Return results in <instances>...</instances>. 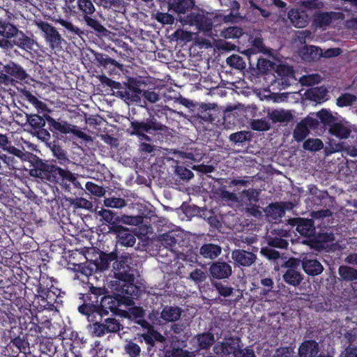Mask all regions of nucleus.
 <instances>
[{
    "label": "nucleus",
    "instance_id": "1",
    "mask_svg": "<svg viewBox=\"0 0 357 357\" xmlns=\"http://www.w3.org/2000/svg\"><path fill=\"white\" fill-rule=\"evenodd\" d=\"M32 166L30 175L50 185H68L69 182L73 181V173L70 170L44 162L38 158L32 162Z\"/></svg>",
    "mask_w": 357,
    "mask_h": 357
},
{
    "label": "nucleus",
    "instance_id": "2",
    "mask_svg": "<svg viewBox=\"0 0 357 357\" xmlns=\"http://www.w3.org/2000/svg\"><path fill=\"white\" fill-rule=\"evenodd\" d=\"M130 135L136 136L140 141L162 142L169 132L168 127L158 121L155 116L142 120L132 119L128 129Z\"/></svg>",
    "mask_w": 357,
    "mask_h": 357
},
{
    "label": "nucleus",
    "instance_id": "3",
    "mask_svg": "<svg viewBox=\"0 0 357 357\" xmlns=\"http://www.w3.org/2000/svg\"><path fill=\"white\" fill-rule=\"evenodd\" d=\"M114 268L115 278L119 280L115 289L121 294V296L129 300L127 302L128 306H130L133 303V299L138 297L139 291V287L134 283L133 268L128 264L127 259H121L115 261Z\"/></svg>",
    "mask_w": 357,
    "mask_h": 357
},
{
    "label": "nucleus",
    "instance_id": "4",
    "mask_svg": "<svg viewBox=\"0 0 357 357\" xmlns=\"http://www.w3.org/2000/svg\"><path fill=\"white\" fill-rule=\"evenodd\" d=\"M100 81L111 89H116V96L125 100L131 102H138L140 100L142 91L139 88L138 83L134 78H129L128 83L125 84L124 86L120 82L112 80L104 75L101 76Z\"/></svg>",
    "mask_w": 357,
    "mask_h": 357
},
{
    "label": "nucleus",
    "instance_id": "5",
    "mask_svg": "<svg viewBox=\"0 0 357 357\" xmlns=\"http://www.w3.org/2000/svg\"><path fill=\"white\" fill-rule=\"evenodd\" d=\"M61 290L54 287L50 282V284L43 281L39 282L37 287L36 297L38 301L40 308L42 310H53L58 307L62 301L59 300Z\"/></svg>",
    "mask_w": 357,
    "mask_h": 357
},
{
    "label": "nucleus",
    "instance_id": "6",
    "mask_svg": "<svg viewBox=\"0 0 357 357\" xmlns=\"http://www.w3.org/2000/svg\"><path fill=\"white\" fill-rule=\"evenodd\" d=\"M106 290L105 288L91 286L89 292L82 294L80 297L83 303L78 307L79 312L91 320H92L91 316L93 314H97L99 317V309H100V301H99V297L103 296Z\"/></svg>",
    "mask_w": 357,
    "mask_h": 357
},
{
    "label": "nucleus",
    "instance_id": "7",
    "mask_svg": "<svg viewBox=\"0 0 357 357\" xmlns=\"http://www.w3.org/2000/svg\"><path fill=\"white\" fill-rule=\"evenodd\" d=\"M34 24L40 31L41 36L51 50L56 52L62 50L65 40L55 26L42 20H34Z\"/></svg>",
    "mask_w": 357,
    "mask_h": 357
},
{
    "label": "nucleus",
    "instance_id": "8",
    "mask_svg": "<svg viewBox=\"0 0 357 357\" xmlns=\"http://www.w3.org/2000/svg\"><path fill=\"white\" fill-rule=\"evenodd\" d=\"M129 300L125 298L123 296H121V294L117 291L113 293L112 295L105 294L100 298V309L99 317H103L109 314V312H112L115 314H120L121 310L119 309L121 306H128V302Z\"/></svg>",
    "mask_w": 357,
    "mask_h": 357
},
{
    "label": "nucleus",
    "instance_id": "9",
    "mask_svg": "<svg viewBox=\"0 0 357 357\" xmlns=\"http://www.w3.org/2000/svg\"><path fill=\"white\" fill-rule=\"evenodd\" d=\"M24 114L25 122H22V124L29 127L30 132L34 133L41 140L48 141L50 139V134L48 130L45 128L47 121L45 115L47 114H43V116L36 114Z\"/></svg>",
    "mask_w": 357,
    "mask_h": 357
},
{
    "label": "nucleus",
    "instance_id": "10",
    "mask_svg": "<svg viewBox=\"0 0 357 357\" xmlns=\"http://www.w3.org/2000/svg\"><path fill=\"white\" fill-rule=\"evenodd\" d=\"M26 70L20 65L10 61L4 65L0 61V84L8 85L12 82L13 77L17 79L23 81L28 77Z\"/></svg>",
    "mask_w": 357,
    "mask_h": 357
},
{
    "label": "nucleus",
    "instance_id": "11",
    "mask_svg": "<svg viewBox=\"0 0 357 357\" xmlns=\"http://www.w3.org/2000/svg\"><path fill=\"white\" fill-rule=\"evenodd\" d=\"M288 223L295 227L296 231L303 236L309 238L314 235L315 227L312 219L293 218L288 220Z\"/></svg>",
    "mask_w": 357,
    "mask_h": 357
},
{
    "label": "nucleus",
    "instance_id": "12",
    "mask_svg": "<svg viewBox=\"0 0 357 357\" xmlns=\"http://www.w3.org/2000/svg\"><path fill=\"white\" fill-rule=\"evenodd\" d=\"M231 258L235 266L249 267L255 263L257 255L243 249H235L231 252Z\"/></svg>",
    "mask_w": 357,
    "mask_h": 357
},
{
    "label": "nucleus",
    "instance_id": "13",
    "mask_svg": "<svg viewBox=\"0 0 357 357\" xmlns=\"http://www.w3.org/2000/svg\"><path fill=\"white\" fill-rule=\"evenodd\" d=\"M13 45L28 52L36 51L35 46L38 47L37 42L31 37L26 36L22 31L19 30L17 34L13 38Z\"/></svg>",
    "mask_w": 357,
    "mask_h": 357
},
{
    "label": "nucleus",
    "instance_id": "14",
    "mask_svg": "<svg viewBox=\"0 0 357 357\" xmlns=\"http://www.w3.org/2000/svg\"><path fill=\"white\" fill-rule=\"evenodd\" d=\"M209 272L215 279L228 278L232 273L231 266L225 261H216L210 266Z\"/></svg>",
    "mask_w": 357,
    "mask_h": 357
},
{
    "label": "nucleus",
    "instance_id": "15",
    "mask_svg": "<svg viewBox=\"0 0 357 357\" xmlns=\"http://www.w3.org/2000/svg\"><path fill=\"white\" fill-rule=\"evenodd\" d=\"M114 233L116 234L117 243L126 247H132L136 242L135 236L123 226H114Z\"/></svg>",
    "mask_w": 357,
    "mask_h": 357
},
{
    "label": "nucleus",
    "instance_id": "16",
    "mask_svg": "<svg viewBox=\"0 0 357 357\" xmlns=\"http://www.w3.org/2000/svg\"><path fill=\"white\" fill-rule=\"evenodd\" d=\"M288 17L292 25L296 28L305 27L310 21L309 16L305 11L294 8L288 12Z\"/></svg>",
    "mask_w": 357,
    "mask_h": 357
},
{
    "label": "nucleus",
    "instance_id": "17",
    "mask_svg": "<svg viewBox=\"0 0 357 357\" xmlns=\"http://www.w3.org/2000/svg\"><path fill=\"white\" fill-rule=\"evenodd\" d=\"M302 266L305 273L310 276H317L324 271L323 265L317 259L304 258Z\"/></svg>",
    "mask_w": 357,
    "mask_h": 357
},
{
    "label": "nucleus",
    "instance_id": "18",
    "mask_svg": "<svg viewBox=\"0 0 357 357\" xmlns=\"http://www.w3.org/2000/svg\"><path fill=\"white\" fill-rule=\"evenodd\" d=\"M45 117L49 125V129L53 132H60L62 134H69L72 132V124L67 121H58L51 117L49 114H45Z\"/></svg>",
    "mask_w": 357,
    "mask_h": 357
},
{
    "label": "nucleus",
    "instance_id": "19",
    "mask_svg": "<svg viewBox=\"0 0 357 357\" xmlns=\"http://www.w3.org/2000/svg\"><path fill=\"white\" fill-rule=\"evenodd\" d=\"M241 340L238 336H226L223 341L225 356L234 357L241 346Z\"/></svg>",
    "mask_w": 357,
    "mask_h": 357
},
{
    "label": "nucleus",
    "instance_id": "20",
    "mask_svg": "<svg viewBox=\"0 0 357 357\" xmlns=\"http://www.w3.org/2000/svg\"><path fill=\"white\" fill-rule=\"evenodd\" d=\"M20 29L10 22V16L0 17V36L6 38H12L17 34Z\"/></svg>",
    "mask_w": 357,
    "mask_h": 357
},
{
    "label": "nucleus",
    "instance_id": "21",
    "mask_svg": "<svg viewBox=\"0 0 357 357\" xmlns=\"http://www.w3.org/2000/svg\"><path fill=\"white\" fill-rule=\"evenodd\" d=\"M102 318L103 317H98L97 314H93L91 316L92 320L87 319L91 323L89 325V328L91 330V334L94 337H100L107 334Z\"/></svg>",
    "mask_w": 357,
    "mask_h": 357
},
{
    "label": "nucleus",
    "instance_id": "22",
    "mask_svg": "<svg viewBox=\"0 0 357 357\" xmlns=\"http://www.w3.org/2000/svg\"><path fill=\"white\" fill-rule=\"evenodd\" d=\"M21 98L24 101L33 105L38 113L49 112L47 105L43 101L38 99L33 94L26 89H23L21 91Z\"/></svg>",
    "mask_w": 357,
    "mask_h": 357
},
{
    "label": "nucleus",
    "instance_id": "23",
    "mask_svg": "<svg viewBox=\"0 0 357 357\" xmlns=\"http://www.w3.org/2000/svg\"><path fill=\"white\" fill-rule=\"evenodd\" d=\"M319 352V344L313 340H305L298 348L300 357H316Z\"/></svg>",
    "mask_w": 357,
    "mask_h": 357
},
{
    "label": "nucleus",
    "instance_id": "24",
    "mask_svg": "<svg viewBox=\"0 0 357 357\" xmlns=\"http://www.w3.org/2000/svg\"><path fill=\"white\" fill-rule=\"evenodd\" d=\"M309 127H312V119H305L299 122L293 132L294 139L298 142H302L309 134Z\"/></svg>",
    "mask_w": 357,
    "mask_h": 357
},
{
    "label": "nucleus",
    "instance_id": "25",
    "mask_svg": "<svg viewBox=\"0 0 357 357\" xmlns=\"http://www.w3.org/2000/svg\"><path fill=\"white\" fill-rule=\"evenodd\" d=\"M55 22L63 27V32L67 37L73 38L75 36L82 37V36L84 33L82 30H81L77 26H75L70 21L68 20L59 17L56 19Z\"/></svg>",
    "mask_w": 357,
    "mask_h": 357
},
{
    "label": "nucleus",
    "instance_id": "26",
    "mask_svg": "<svg viewBox=\"0 0 357 357\" xmlns=\"http://www.w3.org/2000/svg\"><path fill=\"white\" fill-rule=\"evenodd\" d=\"M285 202H274L269 204L264 209L268 217L272 218L273 220L280 218L285 213Z\"/></svg>",
    "mask_w": 357,
    "mask_h": 357
},
{
    "label": "nucleus",
    "instance_id": "27",
    "mask_svg": "<svg viewBox=\"0 0 357 357\" xmlns=\"http://www.w3.org/2000/svg\"><path fill=\"white\" fill-rule=\"evenodd\" d=\"M195 340L199 350H207L214 344L215 336L213 333L207 331L197 334Z\"/></svg>",
    "mask_w": 357,
    "mask_h": 357
},
{
    "label": "nucleus",
    "instance_id": "28",
    "mask_svg": "<svg viewBox=\"0 0 357 357\" xmlns=\"http://www.w3.org/2000/svg\"><path fill=\"white\" fill-rule=\"evenodd\" d=\"M222 252L220 245L213 243H205L199 249V255L206 259H214L217 258Z\"/></svg>",
    "mask_w": 357,
    "mask_h": 357
},
{
    "label": "nucleus",
    "instance_id": "29",
    "mask_svg": "<svg viewBox=\"0 0 357 357\" xmlns=\"http://www.w3.org/2000/svg\"><path fill=\"white\" fill-rule=\"evenodd\" d=\"M215 109L208 104L202 103L197 108V117L201 121L213 123L215 121Z\"/></svg>",
    "mask_w": 357,
    "mask_h": 357
},
{
    "label": "nucleus",
    "instance_id": "30",
    "mask_svg": "<svg viewBox=\"0 0 357 357\" xmlns=\"http://www.w3.org/2000/svg\"><path fill=\"white\" fill-rule=\"evenodd\" d=\"M181 309L179 307L165 306L161 312V318L168 322L178 320L181 315Z\"/></svg>",
    "mask_w": 357,
    "mask_h": 357
},
{
    "label": "nucleus",
    "instance_id": "31",
    "mask_svg": "<svg viewBox=\"0 0 357 357\" xmlns=\"http://www.w3.org/2000/svg\"><path fill=\"white\" fill-rule=\"evenodd\" d=\"M95 59L98 64L104 68H112V69L119 68L122 70L123 65L119 63L114 59L110 58L107 54L97 53L95 54Z\"/></svg>",
    "mask_w": 357,
    "mask_h": 357
},
{
    "label": "nucleus",
    "instance_id": "32",
    "mask_svg": "<svg viewBox=\"0 0 357 357\" xmlns=\"http://www.w3.org/2000/svg\"><path fill=\"white\" fill-rule=\"evenodd\" d=\"M102 220L110 225L109 229L114 231V226H120L118 222L120 221L119 217L117 214L110 210L102 208L98 212Z\"/></svg>",
    "mask_w": 357,
    "mask_h": 357
},
{
    "label": "nucleus",
    "instance_id": "33",
    "mask_svg": "<svg viewBox=\"0 0 357 357\" xmlns=\"http://www.w3.org/2000/svg\"><path fill=\"white\" fill-rule=\"evenodd\" d=\"M338 274L341 280L345 282H353L357 280V269L347 265L339 267Z\"/></svg>",
    "mask_w": 357,
    "mask_h": 357
},
{
    "label": "nucleus",
    "instance_id": "34",
    "mask_svg": "<svg viewBox=\"0 0 357 357\" xmlns=\"http://www.w3.org/2000/svg\"><path fill=\"white\" fill-rule=\"evenodd\" d=\"M283 280L288 284L296 287L301 284L303 277L299 271L289 268L283 275Z\"/></svg>",
    "mask_w": 357,
    "mask_h": 357
},
{
    "label": "nucleus",
    "instance_id": "35",
    "mask_svg": "<svg viewBox=\"0 0 357 357\" xmlns=\"http://www.w3.org/2000/svg\"><path fill=\"white\" fill-rule=\"evenodd\" d=\"M329 132L340 139H347L351 134V130L340 123H333L331 125Z\"/></svg>",
    "mask_w": 357,
    "mask_h": 357
},
{
    "label": "nucleus",
    "instance_id": "36",
    "mask_svg": "<svg viewBox=\"0 0 357 357\" xmlns=\"http://www.w3.org/2000/svg\"><path fill=\"white\" fill-rule=\"evenodd\" d=\"M83 19L87 26L93 31L102 36L106 35L107 32V29L98 20L91 17V15H86Z\"/></svg>",
    "mask_w": 357,
    "mask_h": 357
},
{
    "label": "nucleus",
    "instance_id": "37",
    "mask_svg": "<svg viewBox=\"0 0 357 357\" xmlns=\"http://www.w3.org/2000/svg\"><path fill=\"white\" fill-rule=\"evenodd\" d=\"M195 22L199 31H203L205 34H208L212 31L213 23L211 20L197 15L195 17Z\"/></svg>",
    "mask_w": 357,
    "mask_h": 357
},
{
    "label": "nucleus",
    "instance_id": "38",
    "mask_svg": "<svg viewBox=\"0 0 357 357\" xmlns=\"http://www.w3.org/2000/svg\"><path fill=\"white\" fill-rule=\"evenodd\" d=\"M259 192L252 188L248 190H243L240 195L241 201L245 202L246 204L247 202H249L248 204H252V202H258L259 200Z\"/></svg>",
    "mask_w": 357,
    "mask_h": 357
},
{
    "label": "nucleus",
    "instance_id": "39",
    "mask_svg": "<svg viewBox=\"0 0 357 357\" xmlns=\"http://www.w3.org/2000/svg\"><path fill=\"white\" fill-rule=\"evenodd\" d=\"M333 17V12H320L314 15V22L318 26H326L331 23Z\"/></svg>",
    "mask_w": 357,
    "mask_h": 357
},
{
    "label": "nucleus",
    "instance_id": "40",
    "mask_svg": "<svg viewBox=\"0 0 357 357\" xmlns=\"http://www.w3.org/2000/svg\"><path fill=\"white\" fill-rule=\"evenodd\" d=\"M328 93L324 86L314 87L307 91V97L314 101H320L325 98Z\"/></svg>",
    "mask_w": 357,
    "mask_h": 357
},
{
    "label": "nucleus",
    "instance_id": "41",
    "mask_svg": "<svg viewBox=\"0 0 357 357\" xmlns=\"http://www.w3.org/2000/svg\"><path fill=\"white\" fill-rule=\"evenodd\" d=\"M77 8L82 13L83 17L91 15L96 11V8L91 0H77Z\"/></svg>",
    "mask_w": 357,
    "mask_h": 357
},
{
    "label": "nucleus",
    "instance_id": "42",
    "mask_svg": "<svg viewBox=\"0 0 357 357\" xmlns=\"http://www.w3.org/2000/svg\"><path fill=\"white\" fill-rule=\"evenodd\" d=\"M8 346L10 347H15L16 348L15 353L26 354L29 350V342L20 336L13 339Z\"/></svg>",
    "mask_w": 357,
    "mask_h": 357
},
{
    "label": "nucleus",
    "instance_id": "43",
    "mask_svg": "<svg viewBox=\"0 0 357 357\" xmlns=\"http://www.w3.org/2000/svg\"><path fill=\"white\" fill-rule=\"evenodd\" d=\"M103 320L105 326V331L107 333H118L123 328L119 321L115 318L108 317L104 319Z\"/></svg>",
    "mask_w": 357,
    "mask_h": 357
},
{
    "label": "nucleus",
    "instance_id": "44",
    "mask_svg": "<svg viewBox=\"0 0 357 357\" xmlns=\"http://www.w3.org/2000/svg\"><path fill=\"white\" fill-rule=\"evenodd\" d=\"M270 117L274 123H283L290 121L292 119V115L290 112L284 110H274L270 114Z\"/></svg>",
    "mask_w": 357,
    "mask_h": 357
},
{
    "label": "nucleus",
    "instance_id": "45",
    "mask_svg": "<svg viewBox=\"0 0 357 357\" xmlns=\"http://www.w3.org/2000/svg\"><path fill=\"white\" fill-rule=\"evenodd\" d=\"M243 34V30L239 26H229L223 29L221 36L227 39L238 38Z\"/></svg>",
    "mask_w": 357,
    "mask_h": 357
},
{
    "label": "nucleus",
    "instance_id": "46",
    "mask_svg": "<svg viewBox=\"0 0 357 357\" xmlns=\"http://www.w3.org/2000/svg\"><path fill=\"white\" fill-rule=\"evenodd\" d=\"M52 153L55 156L61 165L70 162V160L67 156L66 151L63 150L59 145L54 144L51 147Z\"/></svg>",
    "mask_w": 357,
    "mask_h": 357
},
{
    "label": "nucleus",
    "instance_id": "47",
    "mask_svg": "<svg viewBox=\"0 0 357 357\" xmlns=\"http://www.w3.org/2000/svg\"><path fill=\"white\" fill-rule=\"evenodd\" d=\"M357 100V97L351 93H345L337 98L336 104L338 107H343L352 105Z\"/></svg>",
    "mask_w": 357,
    "mask_h": 357
},
{
    "label": "nucleus",
    "instance_id": "48",
    "mask_svg": "<svg viewBox=\"0 0 357 357\" xmlns=\"http://www.w3.org/2000/svg\"><path fill=\"white\" fill-rule=\"evenodd\" d=\"M117 259V254L115 252L109 253L101 252L100 255L99 266L102 269H106L109 266L112 261Z\"/></svg>",
    "mask_w": 357,
    "mask_h": 357
},
{
    "label": "nucleus",
    "instance_id": "49",
    "mask_svg": "<svg viewBox=\"0 0 357 357\" xmlns=\"http://www.w3.org/2000/svg\"><path fill=\"white\" fill-rule=\"evenodd\" d=\"M303 149L310 151H318L323 149L324 144L320 139L309 138L303 143Z\"/></svg>",
    "mask_w": 357,
    "mask_h": 357
},
{
    "label": "nucleus",
    "instance_id": "50",
    "mask_svg": "<svg viewBox=\"0 0 357 357\" xmlns=\"http://www.w3.org/2000/svg\"><path fill=\"white\" fill-rule=\"evenodd\" d=\"M321 80V76L319 74L314 73L302 76L299 82L302 86H311L319 84Z\"/></svg>",
    "mask_w": 357,
    "mask_h": 357
},
{
    "label": "nucleus",
    "instance_id": "51",
    "mask_svg": "<svg viewBox=\"0 0 357 357\" xmlns=\"http://www.w3.org/2000/svg\"><path fill=\"white\" fill-rule=\"evenodd\" d=\"M227 63L234 68L243 70L245 68V63L243 59L237 54H232L227 59Z\"/></svg>",
    "mask_w": 357,
    "mask_h": 357
},
{
    "label": "nucleus",
    "instance_id": "52",
    "mask_svg": "<svg viewBox=\"0 0 357 357\" xmlns=\"http://www.w3.org/2000/svg\"><path fill=\"white\" fill-rule=\"evenodd\" d=\"M70 203L75 208L91 210L93 206L91 202L83 197H76L73 199Z\"/></svg>",
    "mask_w": 357,
    "mask_h": 357
},
{
    "label": "nucleus",
    "instance_id": "53",
    "mask_svg": "<svg viewBox=\"0 0 357 357\" xmlns=\"http://www.w3.org/2000/svg\"><path fill=\"white\" fill-rule=\"evenodd\" d=\"M104 205L107 207L121 208L126 206V201L120 197H108L105 199Z\"/></svg>",
    "mask_w": 357,
    "mask_h": 357
},
{
    "label": "nucleus",
    "instance_id": "54",
    "mask_svg": "<svg viewBox=\"0 0 357 357\" xmlns=\"http://www.w3.org/2000/svg\"><path fill=\"white\" fill-rule=\"evenodd\" d=\"M206 278L207 273L199 268L195 269L189 275V279L192 280L197 284L204 282L206 280Z\"/></svg>",
    "mask_w": 357,
    "mask_h": 357
},
{
    "label": "nucleus",
    "instance_id": "55",
    "mask_svg": "<svg viewBox=\"0 0 357 357\" xmlns=\"http://www.w3.org/2000/svg\"><path fill=\"white\" fill-rule=\"evenodd\" d=\"M251 128L257 131H267L271 128V124L265 119H255L252 121Z\"/></svg>",
    "mask_w": 357,
    "mask_h": 357
},
{
    "label": "nucleus",
    "instance_id": "56",
    "mask_svg": "<svg viewBox=\"0 0 357 357\" xmlns=\"http://www.w3.org/2000/svg\"><path fill=\"white\" fill-rule=\"evenodd\" d=\"M85 188L87 191L91 195L97 197H102L105 193V190L103 187L100 186L93 182L88 181L85 184Z\"/></svg>",
    "mask_w": 357,
    "mask_h": 357
},
{
    "label": "nucleus",
    "instance_id": "57",
    "mask_svg": "<svg viewBox=\"0 0 357 357\" xmlns=\"http://www.w3.org/2000/svg\"><path fill=\"white\" fill-rule=\"evenodd\" d=\"M162 241L165 246L169 248L172 252L177 243V239L174 237L172 232H168L162 235Z\"/></svg>",
    "mask_w": 357,
    "mask_h": 357
},
{
    "label": "nucleus",
    "instance_id": "58",
    "mask_svg": "<svg viewBox=\"0 0 357 357\" xmlns=\"http://www.w3.org/2000/svg\"><path fill=\"white\" fill-rule=\"evenodd\" d=\"M152 330V333H144L142 335L144 342L151 346H154L155 340L161 341L163 339V337L157 331H155L153 329Z\"/></svg>",
    "mask_w": 357,
    "mask_h": 357
},
{
    "label": "nucleus",
    "instance_id": "59",
    "mask_svg": "<svg viewBox=\"0 0 357 357\" xmlns=\"http://www.w3.org/2000/svg\"><path fill=\"white\" fill-rule=\"evenodd\" d=\"M125 351L130 357H137L140 355L141 348L137 344L130 341L126 344Z\"/></svg>",
    "mask_w": 357,
    "mask_h": 357
},
{
    "label": "nucleus",
    "instance_id": "60",
    "mask_svg": "<svg viewBox=\"0 0 357 357\" xmlns=\"http://www.w3.org/2000/svg\"><path fill=\"white\" fill-rule=\"evenodd\" d=\"M213 284L218 294L222 296L227 297L231 296L233 293L232 287L225 285L220 282H215L213 283Z\"/></svg>",
    "mask_w": 357,
    "mask_h": 357
},
{
    "label": "nucleus",
    "instance_id": "61",
    "mask_svg": "<svg viewBox=\"0 0 357 357\" xmlns=\"http://www.w3.org/2000/svg\"><path fill=\"white\" fill-rule=\"evenodd\" d=\"M176 174L180 179L183 181H188L194 176V174L191 170L183 166L176 167Z\"/></svg>",
    "mask_w": 357,
    "mask_h": 357
},
{
    "label": "nucleus",
    "instance_id": "62",
    "mask_svg": "<svg viewBox=\"0 0 357 357\" xmlns=\"http://www.w3.org/2000/svg\"><path fill=\"white\" fill-rule=\"evenodd\" d=\"M141 96L144 98L145 102L155 103L160 99L159 94L151 89L142 91Z\"/></svg>",
    "mask_w": 357,
    "mask_h": 357
},
{
    "label": "nucleus",
    "instance_id": "63",
    "mask_svg": "<svg viewBox=\"0 0 357 357\" xmlns=\"http://www.w3.org/2000/svg\"><path fill=\"white\" fill-rule=\"evenodd\" d=\"M153 16L158 22L163 24H169L174 21L173 16L167 13L157 11Z\"/></svg>",
    "mask_w": 357,
    "mask_h": 357
},
{
    "label": "nucleus",
    "instance_id": "64",
    "mask_svg": "<svg viewBox=\"0 0 357 357\" xmlns=\"http://www.w3.org/2000/svg\"><path fill=\"white\" fill-rule=\"evenodd\" d=\"M229 139L236 144H243L248 139V133L245 131L234 132L230 135Z\"/></svg>",
    "mask_w": 357,
    "mask_h": 357
}]
</instances>
